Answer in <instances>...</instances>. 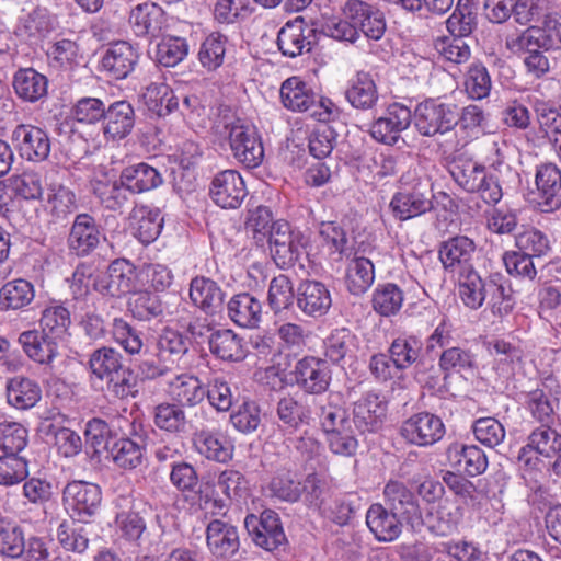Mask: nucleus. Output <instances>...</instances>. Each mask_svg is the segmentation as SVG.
<instances>
[{
    "instance_id": "nucleus-36",
    "label": "nucleus",
    "mask_w": 561,
    "mask_h": 561,
    "mask_svg": "<svg viewBox=\"0 0 561 561\" xmlns=\"http://www.w3.org/2000/svg\"><path fill=\"white\" fill-rule=\"evenodd\" d=\"M122 183L130 194H140L157 188L163 182L161 173L154 167L140 162L128 165L121 172Z\"/></svg>"
},
{
    "instance_id": "nucleus-57",
    "label": "nucleus",
    "mask_w": 561,
    "mask_h": 561,
    "mask_svg": "<svg viewBox=\"0 0 561 561\" xmlns=\"http://www.w3.org/2000/svg\"><path fill=\"white\" fill-rule=\"evenodd\" d=\"M128 188L122 183V175L114 182L98 181L93 184V194L108 210L122 209L128 202Z\"/></svg>"
},
{
    "instance_id": "nucleus-14",
    "label": "nucleus",
    "mask_w": 561,
    "mask_h": 561,
    "mask_svg": "<svg viewBox=\"0 0 561 561\" xmlns=\"http://www.w3.org/2000/svg\"><path fill=\"white\" fill-rule=\"evenodd\" d=\"M400 435L409 444L428 447L444 437L445 425L437 415L430 412H421L410 416L402 423Z\"/></svg>"
},
{
    "instance_id": "nucleus-26",
    "label": "nucleus",
    "mask_w": 561,
    "mask_h": 561,
    "mask_svg": "<svg viewBox=\"0 0 561 561\" xmlns=\"http://www.w3.org/2000/svg\"><path fill=\"white\" fill-rule=\"evenodd\" d=\"M226 293L211 278L196 276L190 283L192 304L208 316L219 313L224 308Z\"/></svg>"
},
{
    "instance_id": "nucleus-41",
    "label": "nucleus",
    "mask_w": 561,
    "mask_h": 561,
    "mask_svg": "<svg viewBox=\"0 0 561 561\" xmlns=\"http://www.w3.org/2000/svg\"><path fill=\"white\" fill-rule=\"evenodd\" d=\"M35 298L34 285L24 278L7 282L0 288V311H16L28 306Z\"/></svg>"
},
{
    "instance_id": "nucleus-56",
    "label": "nucleus",
    "mask_w": 561,
    "mask_h": 561,
    "mask_svg": "<svg viewBox=\"0 0 561 561\" xmlns=\"http://www.w3.org/2000/svg\"><path fill=\"white\" fill-rule=\"evenodd\" d=\"M490 307L494 316L504 318L508 316L515 306V299L512 295V289L503 280V276L500 274H493L490 276Z\"/></svg>"
},
{
    "instance_id": "nucleus-34",
    "label": "nucleus",
    "mask_w": 561,
    "mask_h": 561,
    "mask_svg": "<svg viewBox=\"0 0 561 561\" xmlns=\"http://www.w3.org/2000/svg\"><path fill=\"white\" fill-rule=\"evenodd\" d=\"M230 320L241 328H257L262 318V304L249 293L234 295L227 304Z\"/></svg>"
},
{
    "instance_id": "nucleus-11",
    "label": "nucleus",
    "mask_w": 561,
    "mask_h": 561,
    "mask_svg": "<svg viewBox=\"0 0 561 561\" xmlns=\"http://www.w3.org/2000/svg\"><path fill=\"white\" fill-rule=\"evenodd\" d=\"M318 41V32L302 16L287 21L277 34V47L283 56L296 58L310 53Z\"/></svg>"
},
{
    "instance_id": "nucleus-20",
    "label": "nucleus",
    "mask_w": 561,
    "mask_h": 561,
    "mask_svg": "<svg viewBox=\"0 0 561 561\" xmlns=\"http://www.w3.org/2000/svg\"><path fill=\"white\" fill-rule=\"evenodd\" d=\"M296 300L299 310L312 318L327 314L332 306L328 286L318 280L301 282L297 288Z\"/></svg>"
},
{
    "instance_id": "nucleus-58",
    "label": "nucleus",
    "mask_w": 561,
    "mask_h": 561,
    "mask_svg": "<svg viewBox=\"0 0 561 561\" xmlns=\"http://www.w3.org/2000/svg\"><path fill=\"white\" fill-rule=\"evenodd\" d=\"M339 134L327 122H320L308 137V148L312 157L322 160L329 157L336 146Z\"/></svg>"
},
{
    "instance_id": "nucleus-42",
    "label": "nucleus",
    "mask_w": 561,
    "mask_h": 561,
    "mask_svg": "<svg viewBox=\"0 0 561 561\" xmlns=\"http://www.w3.org/2000/svg\"><path fill=\"white\" fill-rule=\"evenodd\" d=\"M154 425L169 434L182 435L187 432L188 421L184 408L173 402H162L153 409Z\"/></svg>"
},
{
    "instance_id": "nucleus-29",
    "label": "nucleus",
    "mask_w": 561,
    "mask_h": 561,
    "mask_svg": "<svg viewBox=\"0 0 561 561\" xmlns=\"http://www.w3.org/2000/svg\"><path fill=\"white\" fill-rule=\"evenodd\" d=\"M383 495L390 510L407 522L414 524L421 520L417 500L402 482L389 481L383 489Z\"/></svg>"
},
{
    "instance_id": "nucleus-49",
    "label": "nucleus",
    "mask_w": 561,
    "mask_h": 561,
    "mask_svg": "<svg viewBox=\"0 0 561 561\" xmlns=\"http://www.w3.org/2000/svg\"><path fill=\"white\" fill-rule=\"evenodd\" d=\"M449 173L463 191L474 193L478 185L482 184L486 170L472 159H458L450 164Z\"/></svg>"
},
{
    "instance_id": "nucleus-28",
    "label": "nucleus",
    "mask_w": 561,
    "mask_h": 561,
    "mask_svg": "<svg viewBox=\"0 0 561 561\" xmlns=\"http://www.w3.org/2000/svg\"><path fill=\"white\" fill-rule=\"evenodd\" d=\"M19 344L33 362L51 367L58 356V342L39 330H27L19 335Z\"/></svg>"
},
{
    "instance_id": "nucleus-12",
    "label": "nucleus",
    "mask_w": 561,
    "mask_h": 561,
    "mask_svg": "<svg viewBox=\"0 0 561 561\" xmlns=\"http://www.w3.org/2000/svg\"><path fill=\"white\" fill-rule=\"evenodd\" d=\"M229 145L233 157L248 169L259 167L264 159L263 144L254 126L232 124Z\"/></svg>"
},
{
    "instance_id": "nucleus-4",
    "label": "nucleus",
    "mask_w": 561,
    "mask_h": 561,
    "mask_svg": "<svg viewBox=\"0 0 561 561\" xmlns=\"http://www.w3.org/2000/svg\"><path fill=\"white\" fill-rule=\"evenodd\" d=\"M306 247L304 233L289 222L277 220L268 230V248L275 264L287 270L295 265Z\"/></svg>"
},
{
    "instance_id": "nucleus-22",
    "label": "nucleus",
    "mask_w": 561,
    "mask_h": 561,
    "mask_svg": "<svg viewBox=\"0 0 561 561\" xmlns=\"http://www.w3.org/2000/svg\"><path fill=\"white\" fill-rule=\"evenodd\" d=\"M206 543L216 558L231 559L240 548L238 530L231 524L214 519L206 528Z\"/></svg>"
},
{
    "instance_id": "nucleus-33",
    "label": "nucleus",
    "mask_w": 561,
    "mask_h": 561,
    "mask_svg": "<svg viewBox=\"0 0 561 561\" xmlns=\"http://www.w3.org/2000/svg\"><path fill=\"white\" fill-rule=\"evenodd\" d=\"M476 243L467 236H456L444 241L438 250L439 260L447 271L471 266Z\"/></svg>"
},
{
    "instance_id": "nucleus-10",
    "label": "nucleus",
    "mask_w": 561,
    "mask_h": 561,
    "mask_svg": "<svg viewBox=\"0 0 561 561\" xmlns=\"http://www.w3.org/2000/svg\"><path fill=\"white\" fill-rule=\"evenodd\" d=\"M102 239L105 237L96 218L89 213H80L75 216L66 244L70 254L87 257L100 247Z\"/></svg>"
},
{
    "instance_id": "nucleus-54",
    "label": "nucleus",
    "mask_w": 561,
    "mask_h": 561,
    "mask_svg": "<svg viewBox=\"0 0 561 561\" xmlns=\"http://www.w3.org/2000/svg\"><path fill=\"white\" fill-rule=\"evenodd\" d=\"M525 407L540 425L556 422V402L549 391L539 388L529 391L525 397Z\"/></svg>"
},
{
    "instance_id": "nucleus-60",
    "label": "nucleus",
    "mask_w": 561,
    "mask_h": 561,
    "mask_svg": "<svg viewBox=\"0 0 561 561\" xmlns=\"http://www.w3.org/2000/svg\"><path fill=\"white\" fill-rule=\"evenodd\" d=\"M439 367L445 373L473 374L477 368L476 356L470 350L451 346L440 354Z\"/></svg>"
},
{
    "instance_id": "nucleus-44",
    "label": "nucleus",
    "mask_w": 561,
    "mask_h": 561,
    "mask_svg": "<svg viewBox=\"0 0 561 561\" xmlns=\"http://www.w3.org/2000/svg\"><path fill=\"white\" fill-rule=\"evenodd\" d=\"M128 309L139 321H151L164 317L165 306L159 295L138 288L128 301Z\"/></svg>"
},
{
    "instance_id": "nucleus-63",
    "label": "nucleus",
    "mask_w": 561,
    "mask_h": 561,
    "mask_svg": "<svg viewBox=\"0 0 561 561\" xmlns=\"http://www.w3.org/2000/svg\"><path fill=\"white\" fill-rule=\"evenodd\" d=\"M465 91L472 100L489 96L492 81L486 67L482 62H472L465 76Z\"/></svg>"
},
{
    "instance_id": "nucleus-40",
    "label": "nucleus",
    "mask_w": 561,
    "mask_h": 561,
    "mask_svg": "<svg viewBox=\"0 0 561 561\" xmlns=\"http://www.w3.org/2000/svg\"><path fill=\"white\" fill-rule=\"evenodd\" d=\"M131 218L135 220L134 236L141 243L149 244L159 237L163 219L158 208L147 205L137 206L133 210Z\"/></svg>"
},
{
    "instance_id": "nucleus-64",
    "label": "nucleus",
    "mask_w": 561,
    "mask_h": 561,
    "mask_svg": "<svg viewBox=\"0 0 561 561\" xmlns=\"http://www.w3.org/2000/svg\"><path fill=\"white\" fill-rule=\"evenodd\" d=\"M434 47L440 59L454 65L465 64L471 57L470 46L460 37H438L434 43Z\"/></svg>"
},
{
    "instance_id": "nucleus-43",
    "label": "nucleus",
    "mask_w": 561,
    "mask_h": 561,
    "mask_svg": "<svg viewBox=\"0 0 561 561\" xmlns=\"http://www.w3.org/2000/svg\"><path fill=\"white\" fill-rule=\"evenodd\" d=\"M317 416L324 436L352 423L337 394H329L317 408Z\"/></svg>"
},
{
    "instance_id": "nucleus-32",
    "label": "nucleus",
    "mask_w": 561,
    "mask_h": 561,
    "mask_svg": "<svg viewBox=\"0 0 561 561\" xmlns=\"http://www.w3.org/2000/svg\"><path fill=\"white\" fill-rule=\"evenodd\" d=\"M146 446L140 436L121 437L108 446L107 455L113 463L123 470H134L145 460Z\"/></svg>"
},
{
    "instance_id": "nucleus-18",
    "label": "nucleus",
    "mask_w": 561,
    "mask_h": 561,
    "mask_svg": "<svg viewBox=\"0 0 561 561\" xmlns=\"http://www.w3.org/2000/svg\"><path fill=\"white\" fill-rule=\"evenodd\" d=\"M139 61L138 47L127 41H117L108 45L101 59V69L110 78H127Z\"/></svg>"
},
{
    "instance_id": "nucleus-59",
    "label": "nucleus",
    "mask_w": 561,
    "mask_h": 561,
    "mask_svg": "<svg viewBox=\"0 0 561 561\" xmlns=\"http://www.w3.org/2000/svg\"><path fill=\"white\" fill-rule=\"evenodd\" d=\"M70 323V312L67 308L60 305L49 306L42 312L39 331L58 341L67 334Z\"/></svg>"
},
{
    "instance_id": "nucleus-27",
    "label": "nucleus",
    "mask_w": 561,
    "mask_h": 561,
    "mask_svg": "<svg viewBox=\"0 0 561 561\" xmlns=\"http://www.w3.org/2000/svg\"><path fill=\"white\" fill-rule=\"evenodd\" d=\"M192 440L195 450L208 460L226 463L232 459L233 445L220 431L202 428Z\"/></svg>"
},
{
    "instance_id": "nucleus-8",
    "label": "nucleus",
    "mask_w": 561,
    "mask_h": 561,
    "mask_svg": "<svg viewBox=\"0 0 561 561\" xmlns=\"http://www.w3.org/2000/svg\"><path fill=\"white\" fill-rule=\"evenodd\" d=\"M291 385L307 394L319 396L330 387L332 370L325 359L305 356L299 359L290 371Z\"/></svg>"
},
{
    "instance_id": "nucleus-37",
    "label": "nucleus",
    "mask_w": 561,
    "mask_h": 561,
    "mask_svg": "<svg viewBox=\"0 0 561 561\" xmlns=\"http://www.w3.org/2000/svg\"><path fill=\"white\" fill-rule=\"evenodd\" d=\"M366 524L379 541H392L401 534L398 514L388 512L381 504L370 505L366 513Z\"/></svg>"
},
{
    "instance_id": "nucleus-53",
    "label": "nucleus",
    "mask_w": 561,
    "mask_h": 561,
    "mask_svg": "<svg viewBox=\"0 0 561 561\" xmlns=\"http://www.w3.org/2000/svg\"><path fill=\"white\" fill-rule=\"evenodd\" d=\"M356 336L347 328L333 330L324 340L325 356L334 364L355 354Z\"/></svg>"
},
{
    "instance_id": "nucleus-7",
    "label": "nucleus",
    "mask_w": 561,
    "mask_h": 561,
    "mask_svg": "<svg viewBox=\"0 0 561 561\" xmlns=\"http://www.w3.org/2000/svg\"><path fill=\"white\" fill-rule=\"evenodd\" d=\"M554 423L541 424L534 428L517 456L520 466L537 469L541 462L539 456L551 458L561 451V425L553 427Z\"/></svg>"
},
{
    "instance_id": "nucleus-51",
    "label": "nucleus",
    "mask_w": 561,
    "mask_h": 561,
    "mask_svg": "<svg viewBox=\"0 0 561 561\" xmlns=\"http://www.w3.org/2000/svg\"><path fill=\"white\" fill-rule=\"evenodd\" d=\"M276 415L283 425L289 430L296 431L301 425L309 423L311 411L304 402L287 394L278 400Z\"/></svg>"
},
{
    "instance_id": "nucleus-1",
    "label": "nucleus",
    "mask_w": 561,
    "mask_h": 561,
    "mask_svg": "<svg viewBox=\"0 0 561 561\" xmlns=\"http://www.w3.org/2000/svg\"><path fill=\"white\" fill-rule=\"evenodd\" d=\"M89 368L93 377L105 381L107 391L117 399L136 398L137 382L130 368L124 365L119 351L110 346L94 350L89 358Z\"/></svg>"
},
{
    "instance_id": "nucleus-9",
    "label": "nucleus",
    "mask_w": 561,
    "mask_h": 561,
    "mask_svg": "<svg viewBox=\"0 0 561 561\" xmlns=\"http://www.w3.org/2000/svg\"><path fill=\"white\" fill-rule=\"evenodd\" d=\"M434 194L428 182H416L412 187L393 194L389 208L393 217L405 221L434 208Z\"/></svg>"
},
{
    "instance_id": "nucleus-2",
    "label": "nucleus",
    "mask_w": 561,
    "mask_h": 561,
    "mask_svg": "<svg viewBox=\"0 0 561 561\" xmlns=\"http://www.w3.org/2000/svg\"><path fill=\"white\" fill-rule=\"evenodd\" d=\"M284 107L293 112H309L319 122H328L334 112L331 100L318 98L299 77L286 79L279 90Z\"/></svg>"
},
{
    "instance_id": "nucleus-45",
    "label": "nucleus",
    "mask_w": 561,
    "mask_h": 561,
    "mask_svg": "<svg viewBox=\"0 0 561 561\" xmlns=\"http://www.w3.org/2000/svg\"><path fill=\"white\" fill-rule=\"evenodd\" d=\"M345 96L355 108L364 111L371 108L378 100V92L373 77L368 72H357L346 90Z\"/></svg>"
},
{
    "instance_id": "nucleus-21",
    "label": "nucleus",
    "mask_w": 561,
    "mask_h": 561,
    "mask_svg": "<svg viewBox=\"0 0 561 561\" xmlns=\"http://www.w3.org/2000/svg\"><path fill=\"white\" fill-rule=\"evenodd\" d=\"M386 409V402L379 393L366 392L354 403L353 423L362 433H375L382 425Z\"/></svg>"
},
{
    "instance_id": "nucleus-6",
    "label": "nucleus",
    "mask_w": 561,
    "mask_h": 561,
    "mask_svg": "<svg viewBox=\"0 0 561 561\" xmlns=\"http://www.w3.org/2000/svg\"><path fill=\"white\" fill-rule=\"evenodd\" d=\"M139 277L140 271L134 263L126 259H116L104 274L94 279L93 286L103 296L119 298L134 294L142 286Z\"/></svg>"
},
{
    "instance_id": "nucleus-3",
    "label": "nucleus",
    "mask_w": 561,
    "mask_h": 561,
    "mask_svg": "<svg viewBox=\"0 0 561 561\" xmlns=\"http://www.w3.org/2000/svg\"><path fill=\"white\" fill-rule=\"evenodd\" d=\"M458 125V107L438 99H427L415 107L414 126L425 137H435L453 130Z\"/></svg>"
},
{
    "instance_id": "nucleus-52",
    "label": "nucleus",
    "mask_w": 561,
    "mask_h": 561,
    "mask_svg": "<svg viewBox=\"0 0 561 561\" xmlns=\"http://www.w3.org/2000/svg\"><path fill=\"white\" fill-rule=\"evenodd\" d=\"M404 301L403 290L393 283L378 285L373 294V309L382 317L397 314Z\"/></svg>"
},
{
    "instance_id": "nucleus-55",
    "label": "nucleus",
    "mask_w": 561,
    "mask_h": 561,
    "mask_svg": "<svg viewBox=\"0 0 561 561\" xmlns=\"http://www.w3.org/2000/svg\"><path fill=\"white\" fill-rule=\"evenodd\" d=\"M515 247L533 259L543 257L551 251L548 236L535 227H527L518 232L515 236Z\"/></svg>"
},
{
    "instance_id": "nucleus-50",
    "label": "nucleus",
    "mask_w": 561,
    "mask_h": 561,
    "mask_svg": "<svg viewBox=\"0 0 561 561\" xmlns=\"http://www.w3.org/2000/svg\"><path fill=\"white\" fill-rule=\"evenodd\" d=\"M478 21L471 0H458L453 13L446 20L450 36L467 37L477 28Z\"/></svg>"
},
{
    "instance_id": "nucleus-48",
    "label": "nucleus",
    "mask_w": 561,
    "mask_h": 561,
    "mask_svg": "<svg viewBox=\"0 0 561 561\" xmlns=\"http://www.w3.org/2000/svg\"><path fill=\"white\" fill-rule=\"evenodd\" d=\"M148 110L159 117H164L179 108L180 96L164 83H151L144 93Z\"/></svg>"
},
{
    "instance_id": "nucleus-39",
    "label": "nucleus",
    "mask_w": 561,
    "mask_h": 561,
    "mask_svg": "<svg viewBox=\"0 0 561 561\" xmlns=\"http://www.w3.org/2000/svg\"><path fill=\"white\" fill-rule=\"evenodd\" d=\"M208 345L210 353L225 362H240L245 357L242 339L229 329L211 332Z\"/></svg>"
},
{
    "instance_id": "nucleus-25",
    "label": "nucleus",
    "mask_w": 561,
    "mask_h": 561,
    "mask_svg": "<svg viewBox=\"0 0 561 561\" xmlns=\"http://www.w3.org/2000/svg\"><path fill=\"white\" fill-rule=\"evenodd\" d=\"M128 22L137 37H157L165 23L164 11L154 2L144 1L130 10Z\"/></svg>"
},
{
    "instance_id": "nucleus-5",
    "label": "nucleus",
    "mask_w": 561,
    "mask_h": 561,
    "mask_svg": "<svg viewBox=\"0 0 561 561\" xmlns=\"http://www.w3.org/2000/svg\"><path fill=\"white\" fill-rule=\"evenodd\" d=\"M62 503L69 516L79 523H89L102 503L101 488L91 482L73 480L62 490Z\"/></svg>"
},
{
    "instance_id": "nucleus-31",
    "label": "nucleus",
    "mask_w": 561,
    "mask_h": 561,
    "mask_svg": "<svg viewBox=\"0 0 561 561\" xmlns=\"http://www.w3.org/2000/svg\"><path fill=\"white\" fill-rule=\"evenodd\" d=\"M490 277L483 279L480 274L466 266L459 271L458 293L463 305L472 310L481 308L490 290Z\"/></svg>"
},
{
    "instance_id": "nucleus-13",
    "label": "nucleus",
    "mask_w": 561,
    "mask_h": 561,
    "mask_svg": "<svg viewBox=\"0 0 561 561\" xmlns=\"http://www.w3.org/2000/svg\"><path fill=\"white\" fill-rule=\"evenodd\" d=\"M11 141L22 159L32 162L45 161L50 153L48 133L32 124H19L11 133Z\"/></svg>"
},
{
    "instance_id": "nucleus-46",
    "label": "nucleus",
    "mask_w": 561,
    "mask_h": 561,
    "mask_svg": "<svg viewBox=\"0 0 561 561\" xmlns=\"http://www.w3.org/2000/svg\"><path fill=\"white\" fill-rule=\"evenodd\" d=\"M375 280V267L369 259L354 257L346 267L345 283L352 295L366 293Z\"/></svg>"
},
{
    "instance_id": "nucleus-16",
    "label": "nucleus",
    "mask_w": 561,
    "mask_h": 561,
    "mask_svg": "<svg viewBox=\"0 0 561 561\" xmlns=\"http://www.w3.org/2000/svg\"><path fill=\"white\" fill-rule=\"evenodd\" d=\"M411 110L403 104L392 103L371 124L370 135L378 142L394 146L400 139V134L411 125Z\"/></svg>"
},
{
    "instance_id": "nucleus-17",
    "label": "nucleus",
    "mask_w": 561,
    "mask_h": 561,
    "mask_svg": "<svg viewBox=\"0 0 561 561\" xmlns=\"http://www.w3.org/2000/svg\"><path fill=\"white\" fill-rule=\"evenodd\" d=\"M247 194L244 181L236 170L219 172L214 176L209 187L210 198L224 209L239 208Z\"/></svg>"
},
{
    "instance_id": "nucleus-62",
    "label": "nucleus",
    "mask_w": 561,
    "mask_h": 561,
    "mask_svg": "<svg viewBox=\"0 0 561 561\" xmlns=\"http://www.w3.org/2000/svg\"><path fill=\"white\" fill-rule=\"evenodd\" d=\"M545 48L539 26L529 25L505 36V48L514 56L522 57L533 47Z\"/></svg>"
},
{
    "instance_id": "nucleus-38",
    "label": "nucleus",
    "mask_w": 561,
    "mask_h": 561,
    "mask_svg": "<svg viewBox=\"0 0 561 561\" xmlns=\"http://www.w3.org/2000/svg\"><path fill=\"white\" fill-rule=\"evenodd\" d=\"M48 79L33 68L19 69L13 77V89L25 102L35 103L47 95Z\"/></svg>"
},
{
    "instance_id": "nucleus-35",
    "label": "nucleus",
    "mask_w": 561,
    "mask_h": 561,
    "mask_svg": "<svg viewBox=\"0 0 561 561\" xmlns=\"http://www.w3.org/2000/svg\"><path fill=\"white\" fill-rule=\"evenodd\" d=\"M5 393L8 403L18 410H28L42 398L38 382L22 375L7 380Z\"/></svg>"
},
{
    "instance_id": "nucleus-23",
    "label": "nucleus",
    "mask_w": 561,
    "mask_h": 561,
    "mask_svg": "<svg viewBox=\"0 0 561 561\" xmlns=\"http://www.w3.org/2000/svg\"><path fill=\"white\" fill-rule=\"evenodd\" d=\"M135 110L127 101H116L106 108L102 131L106 140L117 141L126 138L134 129Z\"/></svg>"
},
{
    "instance_id": "nucleus-15",
    "label": "nucleus",
    "mask_w": 561,
    "mask_h": 561,
    "mask_svg": "<svg viewBox=\"0 0 561 561\" xmlns=\"http://www.w3.org/2000/svg\"><path fill=\"white\" fill-rule=\"evenodd\" d=\"M244 527L254 543L267 551H273L286 541V536L276 512L265 510L260 516L248 515Z\"/></svg>"
},
{
    "instance_id": "nucleus-19",
    "label": "nucleus",
    "mask_w": 561,
    "mask_h": 561,
    "mask_svg": "<svg viewBox=\"0 0 561 561\" xmlns=\"http://www.w3.org/2000/svg\"><path fill=\"white\" fill-rule=\"evenodd\" d=\"M342 11L367 38L378 41L383 36L386 20L378 9L362 0H346Z\"/></svg>"
},
{
    "instance_id": "nucleus-61",
    "label": "nucleus",
    "mask_w": 561,
    "mask_h": 561,
    "mask_svg": "<svg viewBox=\"0 0 561 561\" xmlns=\"http://www.w3.org/2000/svg\"><path fill=\"white\" fill-rule=\"evenodd\" d=\"M28 443V432L19 422L3 421L0 423V449L10 456H18Z\"/></svg>"
},
{
    "instance_id": "nucleus-30",
    "label": "nucleus",
    "mask_w": 561,
    "mask_h": 561,
    "mask_svg": "<svg viewBox=\"0 0 561 561\" xmlns=\"http://www.w3.org/2000/svg\"><path fill=\"white\" fill-rule=\"evenodd\" d=\"M168 393L182 408H194L205 398V387L202 380L192 374H180L168 381Z\"/></svg>"
},
{
    "instance_id": "nucleus-24",
    "label": "nucleus",
    "mask_w": 561,
    "mask_h": 561,
    "mask_svg": "<svg viewBox=\"0 0 561 561\" xmlns=\"http://www.w3.org/2000/svg\"><path fill=\"white\" fill-rule=\"evenodd\" d=\"M536 186L540 201L541 211L551 213L561 207V171L553 163H543L537 167Z\"/></svg>"
},
{
    "instance_id": "nucleus-47",
    "label": "nucleus",
    "mask_w": 561,
    "mask_h": 561,
    "mask_svg": "<svg viewBox=\"0 0 561 561\" xmlns=\"http://www.w3.org/2000/svg\"><path fill=\"white\" fill-rule=\"evenodd\" d=\"M423 344L414 335H400L389 346V355L396 369L404 370L414 364L421 355Z\"/></svg>"
}]
</instances>
